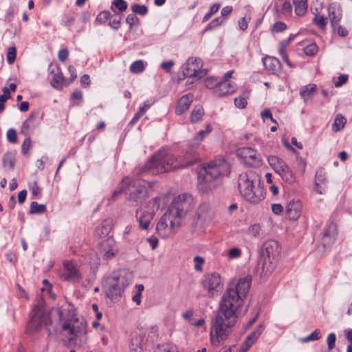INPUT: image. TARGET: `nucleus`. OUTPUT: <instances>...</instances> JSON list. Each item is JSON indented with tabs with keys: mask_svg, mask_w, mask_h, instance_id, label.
<instances>
[{
	"mask_svg": "<svg viewBox=\"0 0 352 352\" xmlns=\"http://www.w3.org/2000/svg\"><path fill=\"white\" fill-rule=\"evenodd\" d=\"M238 186L241 196L250 204H258L265 198V192L261 186V177L254 170L240 174Z\"/></svg>",
	"mask_w": 352,
	"mask_h": 352,
	"instance_id": "5",
	"label": "nucleus"
},
{
	"mask_svg": "<svg viewBox=\"0 0 352 352\" xmlns=\"http://www.w3.org/2000/svg\"><path fill=\"white\" fill-rule=\"evenodd\" d=\"M346 118L340 114L336 116L332 124V130L335 132L340 131L345 125Z\"/></svg>",
	"mask_w": 352,
	"mask_h": 352,
	"instance_id": "35",
	"label": "nucleus"
},
{
	"mask_svg": "<svg viewBox=\"0 0 352 352\" xmlns=\"http://www.w3.org/2000/svg\"><path fill=\"white\" fill-rule=\"evenodd\" d=\"M110 16L111 13L109 11H103L97 16L96 20L100 23H104L110 19Z\"/></svg>",
	"mask_w": 352,
	"mask_h": 352,
	"instance_id": "57",
	"label": "nucleus"
},
{
	"mask_svg": "<svg viewBox=\"0 0 352 352\" xmlns=\"http://www.w3.org/2000/svg\"><path fill=\"white\" fill-rule=\"evenodd\" d=\"M337 235V226L334 223H330L324 228L321 242L324 248L331 246L335 241Z\"/></svg>",
	"mask_w": 352,
	"mask_h": 352,
	"instance_id": "18",
	"label": "nucleus"
},
{
	"mask_svg": "<svg viewBox=\"0 0 352 352\" xmlns=\"http://www.w3.org/2000/svg\"><path fill=\"white\" fill-rule=\"evenodd\" d=\"M225 20L222 17H217L210 21L204 30V32L210 31L224 23Z\"/></svg>",
	"mask_w": 352,
	"mask_h": 352,
	"instance_id": "40",
	"label": "nucleus"
},
{
	"mask_svg": "<svg viewBox=\"0 0 352 352\" xmlns=\"http://www.w3.org/2000/svg\"><path fill=\"white\" fill-rule=\"evenodd\" d=\"M16 58V48L10 47L8 48L7 52V61L8 63L12 64Z\"/></svg>",
	"mask_w": 352,
	"mask_h": 352,
	"instance_id": "54",
	"label": "nucleus"
},
{
	"mask_svg": "<svg viewBox=\"0 0 352 352\" xmlns=\"http://www.w3.org/2000/svg\"><path fill=\"white\" fill-rule=\"evenodd\" d=\"M46 211V206L44 204H39L33 201L30 204V212L31 214H43Z\"/></svg>",
	"mask_w": 352,
	"mask_h": 352,
	"instance_id": "38",
	"label": "nucleus"
},
{
	"mask_svg": "<svg viewBox=\"0 0 352 352\" xmlns=\"http://www.w3.org/2000/svg\"><path fill=\"white\" fill-rule=\"evenodd\" d=\"M110 230V226L107 222H103L96 228L95 234L98 237H102L107 235Z\"/></svg>",
	"mask_w": 352,
	"mask_h": 352,
	"instance_id": "36",
	"label": "nucleus"
},
{
	"mask_svg": "<svg viewBox=\"0 0 352 352\" xmlns=\"http://www.w3.org/2000/svg\"><path fill=\"white\" fill-rule=\"evenodd\" d=\"M242 251L241 248L233 247L230 248L227 252V257L229 260L237 259L241 257Z\"/></svg>",
	"mask_w": 352,
	"mask_h": 352,
	"instance_id": "41",
	"label": "nucleus"
},
{
	"mask_svg": "<svg viewBox=\"0 0 352 352\" xmlns=\"http://www.w3.org/2000/svg\"><path fill=\"white\" fill-rule=\"evenodd\" d=\"M329 17L330 19L331 25H337L341 19L342 14L339 10H336L334 7H329Z\"/></svg>",
	"mask_w": 352,
	"mask_h": 352,
	"instance_id": "34",
	"label": "nucleus"
},
{
	"mask_svg": "<svg viewBox=\"0 0 352 352\" xmlns=\"http://www.w3.org/2000/svg\"><path fill=\"white\" fill-rule=\"evenodd\" d=\"M204 111L202 107H195L191 112L190 120L192 122H197L202 119Z\"/></svg>",
	"mask_w": 352,
	"mask_h": 352,
	"instance_id": "37",
	"label": "nucleus"
},
{
	"mask_svg": "<svg viewBox=\"0 0 352 352\" xmlns=\"http://www.w3.org/2000/svg\"><path fill=\"white\" fill-rule=\"evenodd\" d=\"M155 352H177L173 348H171L168 345H162L157 347Z\"/></svg>",
	"mask_w": 352,
	"mask_h": 352,
	"instance_id": "64",
	"label": "nucleus"
},
{
	"mask_svg": "<svg viewBox=\"0 0 352 352\" xmlns=\"http://www.w3.org/2000/svg\"><path fill=\"white\" fill-rule=\"evenodd\" d=\"M3 163L5 166H9L10 168L14 167V162L10 155H4Z\"/></svg>",
	"mask_w": 352,
	"mask_h": 352,
	"instance_id": "62",
	"label": "nucleus"
},
{
	"mask_svg": "<svg viewBox=\"0 0 352 352\" xmlns=\"http://www.w3.org/2000/svg\"><path fill=\"white\" fill-rule=\"evenodd\" d=\"M234 104L237 108L244 109L247 106L248 102L245 97L239 96L234 99Z\"/></svg>",
	"mask_w": 352,
	"mask_h": 352,
	"instance_id": "53",
	"label": "nucleus"
},
{
	"mask_svg": "<svg viewBox=\"0 0 352 352\" xmlns=\"http://www.w3.org/2000/svg\"><path fill=\"white\" fill-rule=\"evenodd\" d=\"M327 179L326 173L322 170L316 171L315 177V190L319 194H323L327 189Z\"/></svg>",
	"mask_w": 352,
	"mask_h": 352,
	"instance_id": "23",
	"label": "nucleus"
},
{
	"mask_svg": "<svg viewBox=\"0 0 352 352\" xmlns=\"http://www.w3.org/2000/svg\"><path fill=\"white\" fill-rule=\"evenodd\" d=\"M37 116L38 114L36 113H32L23 122L20 129V133L21 134L28 135L34 131L39 124Z\"/></svg>",
	"mask_w": 352,
	"mask_h": 352,
	"instance_id": "20",
	"label": "nucleus"
},
{
	"mask_svg": "<svg viewBox=\"0 0 352 352\" xmlns=\"http://www.w3.org/2000/svg\"><path fill=\"white\" fill-rule=\"evenodd\" d=\"M267 161L272 168L276 173L283 167V166L286 164V162L283 159L275 155L269 156Z\"/></svg>",
	"mask_w": 352,
	"mask_h": 352,
	"instance_id": "31",
	"label": "nucleus"
},
{
	"mask_svg": "<svg viewBox=\"0 0 352 352\" xmlns=\"http://www.w3.org/2000/svg\"><path fill=\"white\" fill-rule=\"evenodd\" d=\"M145 69L143 60H138L134 61L130 66V71L133 74L142 72Z\"/></svg>",
	"mask_w": 352,
	"mask_h": 352,
	"instance_id": "39",
	"label": "nucleus"
},
{
	"mask_svg": "<svg viewBox=\"0 0 352 352\" xmlns=\"http://www.w3.org/2000/svg\"><path fill=\"white\" fill-rule=\"evenodd\" d=\"M219 81L214 77H208L205 80V85L208 89H213L214 91L215 87L219 85Z\"/></svg>",
	"mask_w": 352,
	"mask_h": 352,
	"instance_id": "49",
	"label": "nucleus"
},
{
	"mask_svg": "<svg viewBox=\"0 0 352 352\" xmlns=\"http://www.w3.org/2000/svg\"><path fill=\"white\" fill-rule=\"evenodd\" d=\"M122 15L119 14H115L113 15L111 14L109 19V25L113 29H118L120 26V21L122 19Z\"/></svg>",
	"mask_w": 352,
	"mask_h": 352,
	"instance_id": "42",
	"label": "nucleus"
},
{
	"mask_svg": "<svg viewBox=\"0 0 352 352\" xmlns=\"http://www.w3.org/2000/svg\"><path fill=\"white\" fill-rule=\"evenodd\" d=\"M142 342L143 336L142 333H133L129 344L130 352H142Z\"/></svg>",
	"mask_w": 352,
	"mask_h": 352,
	"instance_id": "27",
	"label": "nucleus"
},
{
	"mask_svg": "<svg viewBox=\"0 0 352 352\" xmlns=\"http://www.w3.org/2000/svg\"><path fill=\"white\" fill-rule=\"evenodd\" d=\"M113 6L116 7L120 12H124L127 9L128 5L124 0H114Z\"/></svg>",
	"mask_w": 352,
	"mask_h": 352,
	"instance_id": "51",
	"label": "nucleus"
},
{
	"mask_svg": "<svg viewBox=\"0 0 352 352\" xmlns=\"http://www.w3.org/2000/svg\"><path fill=\"white\" fill-rule=\"evenodd\" d=\"M98 251L104 260L109 261L119 254L120 248L115 239L109 236L100 242Z\"/></svg>",
	"mask_w": 352,
	"mask_h": 352,
	"instance_id": "13",
	"label": "nucleus"
},
{
	"mask_svg": "<svg viewBox=\"0 0 352 352\" xmlns=\"http://www.w3.org/2000/svg\"><path fill=\"white\" fill-rule=\"evenodd\" d=\"M318 50V46L315 43H311L303 48L304 53L309 56H314Z\"/></svg>",
	"mask_w": 352,
	"mask_h": 352,
	"instance_id": "45",
	"label": "nucleus"
},
{
	"mask_svg": "<svg viewBox=\"0 0 352 352\" xmlns=\"http://www.w3.org/2000/svg\"><path fill=\"white\" fill-rule=\"evenodd\" d=\"M236 90V85L228 80H223L219 82V85L213 91L214 94L217 97H223L227 94H231Z\"/></svg>",
	"mask_w": 352,
	"mask_h": 352,
	"instance_id": "21",
	"label": "nucleus"
},
{
	"mask_svg": "<svg viewBox=\"0 0 352 352\" xmlns=\"http://www.w3.org/2000/svg\"><path fill=\"white\" fill-rule=\"evenodd\" d=\"M307 0H293L295 12L298 16H302L307 9Z\"/></svg>",
	"mask_w": 352,
	"mask_h": 352,
	"instance_id": "33",
	"label": "nucleus"
},
{
	"mask_svg": "<svg viewBox=\"0 0 352 352\" xmlns=\"http://www.w3.org/2000/svg\"><path fill=\"white\" fill-rule=\"evenodd\" d=\"M194 205L193 197L189 194L184 193L173 199L168 212L179 220L192 209Z\"/></svg>",
	"mask_w": 352,
	"mask_h": 352,
	"instance_id": "9",
	"label": "nucleus"
},
{
	"mask_svg": "<svg viewBox=\"0 0 352 352\" xmlns=\"http://www.w3.org/2000/svg\"><path fill=\"white\" fill-rule=\"evenodd\" d=\"M262 119L265 121L270 119L272 122L276 123V121L273 118L272 114L269 109H265L261 113Z\"/></svg>",
	"mask_w": 352,
	"mask_h": 352,
	"instance_id": "60",
	"label": "nucleus"
},
{
	"mask_svg": "<svg viewBox=\"0 0 352 352\" xmlns=\"http://www.w3.org/2000/svg\"><path fill=\"white\" fill-rule=\"evenodd\" d=\"M30 190L32 195H34V196L39 195L41 192V189L38 186L36 182H34L33 184L30 185Z\"/></svg>",
	"mask_w": 352,
	"mask_h": 352,
	"instance_id": "63",
	"label": "nucleus"
},
{
	"mask_svg": "<svg viewBox=\"0 0 352 352\" xmlns=\"http://www.w3.org/2000/svg\"><path fill=\"white\" fill-rule=\"evenodd\" d=\"M201 66L200 59L189 58L182 67L184 75L189 78L199 79L206 75V72L201 69Z\"/></svg>",
	"mask_w": 352,
	"mask_h": 352,
	"instance_id": "14",
	"label": "nucleus"
},
{
	"mask_svg": "<svg viewBox=\"0 0 352 352\" xmlns=\"http://www.w3.org/2000/svg\"><path fill=\"white\" fill-rule=\"evenodd\" d=\"M263 254L269 258H276L280 253V248L277 241L271 240L266 241L263 245Z\"/></svg>",
	"mask_w": 352,
	"mask_h": 352,
	"instance_id": "24",
	"label": "nucleus"
},
{
	"mask_svg": "<svg viewBox=\"0 0 352 352\" xmlns=\"http://www.w3.org/2000/svg\"><path fill=\"white\" fill-rule=\"evenodd\" d=\"M131 10L134 14H138L142 16L148 13V8L144 5L134 4L132 6Z\"/></svg>",
	"mask_w": 352,
	"mask_h": 352,
	"instance_id": "43",
	"label": "nucleus"
},
{
	"mask_svg": "<svg viewBox=\"0 0 352 352\" xmlns=\"http://www.w3.org/2000/svg\"><path fill=\"white\" fill-rule=\"evenodd\" d=\"M336 336L334 333H331L327 338V343L329 349H334L336 347Z\"/></svg>",
	"mask_w": 352,
	"mask_h": 352,
	"instance_id": "52",
	"label": "nucleus"
},
{
	"mask_svg": "<svg viewBox=\"0 0 352 352\" xmlns=\"http://www.w3.org/2000/svg\"><path fill=\"white\" fill-rule=\"evenodd\" d=\"M155 210L147 208H139L136 210L135 217L139 223V227L142 230H147L153 219Z\"/></svg>",
	"mask_w": 352,
	"mask_h": 352,
	"instance_id": "17",
	"label": "nucleus"
},
{
	"mask_svg": "<svg viewBox=\"0 0 352 352\" xmlns=\"http://www.w3.org/2000/svg\"><path fill=\"white\" fill-rule=\"evenodd\" d=\"M199 160L198 155L190 150L183 157H177L166 149L160 150L144 165V172L157 175L168 172L178 168L186 167Z\"/></svg>",
	"mask_w": 352,
	"mask_h": 352,
	"instance_id": "2",
	"label": "nucleus"
},
{
	"mask_svg": "<svg viewBox=\"0 0 352 352\" xmlns=\"http://www.w3.org/2000/svg\"><path fill=\"white\" fill-rule=\"evenodd\" d=\"M215 213L211 206L208 203L201 204L196 210L194 224L196 227L204 228L212 222Z\"/></svg>",
	"mask_w": 352,
	"mask_h": 352,
	"instance_id": "12",
	"label": "nucleus"
},
{
	"mask_svg": "<svg viewBox=\"0 0 352 352\" xmlns=\"http://www.w3.org/2000/svg\"><path fill=\"white\" fill-rule=\"evenodd\" d=\"M8 140L12 143H16L17 141V134L14 129H10L6 133Z\"/></svg>",
	"mask_w": 352,
	"mask_h": 352,
	"instance_id": "55",
	"label": "nucleus"
},
{
	"mask_svg": "<svg viewBox=\"0 0 352 352\" xmlns=\"http://www.w3.org/2000/svg\"><path fill=\"white\" fill-rule=\"evenodd\" d=\"M65 78H64L62 72H58L54 76L51 80V85L56 89L60 90L64 85H66L65 83Z\"/></svg>",
	"mask_w": 352,
	"mask_h": 352,
	"instance_id": "32",
	"label": "nucleus"
},
{
	"mask_svg": "<svg viewBox=\"0 0 352 352\" xmlns=\"http://www.w3.org/2000/svg\"><path fill=\"white\" fill-rule=\"evenodd\" d=\"M62 309V318L55 327L54 332H60L69 342L82 346L87 342V322L82 318H79L75 314L73 307L70 305Z\"/></svg>",
	"mask_w": 352,
	"mask_h": 352,
	"instance_id": "3",
	"label": "nucleus"
},
{
	"mask_svg": "<svg viewBox=\"0 0 352 352\" xmlns=\"http://www.w3.org/2000/svg\"><path fill=\"white\" fill-rule=\"evenodd\" d=\"M230 170V165L223 158H218L208 163L206 167L200 172L199 181L204 185L206 188L211 189L216 186L212 182L219 177L228 174Z\"/></svg>",
	"mask_w": 352,
	"mask_h": 352,
	"instance_id": "7",
	"label": "nucleus"
},
{
	"mask_svg": "<svg viewBox=\"0 0 352 352\" xmlns=\"http://www.w3.org/2000/svg\"><path fill=\"white\" fill-rule=\"evenodd\" d=\"M31 146V139L30 137L26 138L21 146V152L23 155H27Z\"/></svg>",
	"mask_w": 352,
	"mask_h": 352,
	"instance_id": "56",
	"label": "nucleus"
},
{
	"mask_svg": "<svg viewBox=\"0 0 352 352\" xmlns=\"http://www.w3.org/2000/svg\"><path fill=\"white\" fill-rule=\"evenodd\" d=\"M61 316L62 309L60 307H53L48 313H46L43 309L36 306L30 314L27 331L28 333L32 334L39 332L43 329H47L49 335H51L52 333L51 329H48V327L51 326L54 331L58 322L62 318Z\"/></svg>",
	"mask_w": 352,
	"mask_h": 352,
	"instance_id": "4",
	"label": "nucleus"
},
{
	"mask_svg": "<svg viewBox=\"0 0 352 352\" xmlns=\"http://www.w3.org/2000/svg\"><path fill=\"white\" fill-rule=\"evenodd\" d=\"M200 283L210 298L217 296L221 292L223 286L221 277L217 272L204 274Z\"/></svg>",
	"mask_w": 352,
	"mask_h": 352,
	"instance_id": "10",
	"label": "nucleus"
},
{
	"mask_svg": "<svg viewBox=\"0 0 352 352\" xmlns=\"http://www.w3.org/2000/svg\"><path fill=\"white\" fill-rule=\"evenodd\" d=\"M193 262L195 263V270L197 272L203 271V265L205 263V260L203 257L200 256H196L193 258Z\"/></svg>",
	"mask_w": 352,
	"mask_h": 352,
	"instance_id": "47",
	"label": "nucleus"
},
{
	"mask_svg": "<svg viewBox=\"0 0 352 352\" xmlns=\"http://www.w3.org/2000/svg\"><path fill=\"white\" fill-rule=\"evenodd\" d=\"M301 214V204L298 201H291L286 207V214L291 220H296Z\"/></svg>",
	"mask_w": 352,
	"mask_h": 352,
	"instance_id": "25",
	"label": "nucleus"
},
{
	"mask_svg": "<svg viewBox=\"0 0 352 352\" xmlns=\"http://www.w3.org/2000/svg\"><path fill=\"white\" fill-rule=\"evenodd\" d=\"M132 280V274L126 270L114 272L104 279L102 288L108 298L114 299L121 295Z\"/></svg>",
	"mask_w": 352,
	"mask_h": 352,
	"instance_id": "6",
	"label": "nucleus"
},
{
	"mask_svg": "<svg viewBox=\"0 0 352 352\" xmlns=\"http://www.w3.org/2000/svg\"><path fill=\"white\" fill-rule=\"evenodd\" d=\"M263 65L270 73L278 74L281 71V64L279 60L273 56H266L263 59Z\"/></svg>",
	"mask_w": 352,
	"mask_h": 352,
	"instance_id": "22",
	"label": "nucleus"
},
{
	"mask_svg": "<svg viewBox=\"0 0 352 352\" xmlns=\"http://www.w3.org/2000/svg\"><path fill=\"white\" fill-rule=\"evenodd\" d=\"M263 329L264 328L263 325L260 324L256 330H254L246 338L245 340L243 342V344L240 346L236 352H247L250 348L256 342L258 338L262 333Z\"/></svg>",
	"mask_w": 352,
	"mask_h": 352,
	"instance_id": "19",
	"label": "nucleus"
},
{
	"mask_svg": "<svg viewBox=\"0 0 352 352\" xmlns=\"http://www.w3.org/2000/svg\"><path fill=\"white\" fill-rule=\"evenodd\" d=\"M283 180L289 184H292L295 182V177L290 168L285 164L283 167L277 172Z\"/></svg>",
	"mask_w": 352,
	"mask_h": 352,
	"instance_id": "29",
	"label": "nucleus"
},
{
	"mask_svg": "<svg viewBox=\"0 0 352 352\" xmlns=\"http://www.w3.org/2000/svg\"><path fill=\"white\" fill-rule=\"evenodd\" d=\"M251 282L250 276L240 278L224 292L216 316L211 322L210 336L212 345L217 346L226 340L228 329L235 324L239 315L247 311L243 304Z\"/></svg>",
	"mask_w": 352,
	"mask_h": 352,
	"instance_id": "1",
	"label": "nucleus"
},
{
	"mask_svg": "<svg viewBox=\"0 0 352 352\" xmlns=\"http://www.w3.org/2000/svg\"><path fill=\"white\" fill-rule=\"evenodd\" d=\"M76 20L75 16L72 14H67L65 16V20L63 21V24L68 29H70L71 26L74 24Z\"/></svg>",
	"mask_w": 352,
	"mask_h": 352,
	"instance_id": "58",
	"label": "nucleus"
},
{
	"mask_svg": "<svg viewBox=\"0 0 352 352\" xmlns=\"http://www.w3.org/2000/svg\"><path fill=\"white\" fill-rule=\"evenodd\" d=\"M320 338V331L316 329L309 336L301 339L302 342H309L310 341L318 340Z\"/></svg>",
	"mask_w": 352,
	"mask_h": 352,
	"instance_id": "46",
	"label": "nucleus"
},
{
	"mask_svg": "<svg viewBox=\"0 0 352 352\" xmlns=\"http://www.w3.org/2000/svg\"><path fill=\"white\" fill-rule=\"evenodd\" d=\"M193 100V95L188 94L183 96L177 102L175 107V113L178 116L182 115L187 111Z\"/></svg>",
	"mask_w": 352,
	"mask_h": 352,
	"instance_id": "26",
	"label": "nucleus"
},
{
	"mask_svg": "<svg viewBox=\"0 0 352 352\" xmlns=\"http://www.w3.org/2000/svg\"><path fill=\"white\" fill-rule=\"evenodd\" d=\"M212 128L210 124L206 126V129L200 130L199 133L193 138L191 147L196 148L199 146L202 140L211 133Z\"/></svg>",
	"mask_w": 352,
	"mask_h": 352,
	"instance_id": "28",
	"label": "nucleus"
},
{
	"mask_svg": "<svg viewBox=\"0 0 352 352\" xmlns=\"http://www.w3.org/2000/svg\"><path fill=\"white\" fill-rule=\"evenodd\" d=\"M122 186L125 187L126 199L129 201L138 204L148 197V189L151 185L144 179L126 177L122 180Z\"/></svg>",
	"mask_w": 352,
	"mask_h": 352,
	"instance_id": "8",
	"label": "nucleus"
},
{
	"mask_svg": "<svg viewBox=\"0 0 352 352\" xmlns=\"http://www.w3.org/2000/svg\"><path fill=\"white\" fill-rule=\"evenodd\" d=\"M237 155L243 159L244 163L248 166L258 167L262 164L261 155L250 147H243L238 149Z\"/></svg>",
	"mask_w": 352,
	"mask_h": 352,
	"instance_id": "15",
	"label": "nucleus"
},
{
	"mask_svg": "<svg viewBox=\"0 0 352 352\" xmlns=\"http://www.w3.org/2000/svg\"><path fill=\"white\" fill-rule=\"evenodd\" d=\"M316 85L315 84H309L306 86L301 87L300 90V95L301 98L305 100L310 99L314 93L316 91Z\"/></svg>",
	"mask_w": 352,
	"mask_h": 352,
	"instance_id": "30",
	"label": "nucleus"
},
{
	"mask_svg": "<svg viewBox=\"0 0 352 352\" xmlns=\"http://www.w3.org/2000/svg\"><path fill=\"white\" fill-rule=\"evenodd\" d=\"M173 65H174V61L172 60H170L162 63L161 68L162 69L165 70L166 72H169L171 70Z\"/></svg>",
	"mask_w": 352,
	"mask_h": 352,
	"instance_id": "61",
	"label": "nucleus"
},
{
	"mask_svg": "<svg viewBox=\"0 0 352 352\" xmlns=\"http://www.w3.org/2000/svg\"><path fill=\"white\" fill-rule=\"evenodd\" d=\"M126 21L129 24L130 29H132L133 25H138L140 23L139 19L135 14H129L126 19Z\"/></svg>",
	"mask_w": 352,
	"mask_h": 352,
	"instance_id": "48",
	"label": "nucleus"
},
{
	"mask_svg": "<svg viewBox=\"0 0 352 352\" xmlns=\"http://www.w3.org/2000/svg\"><path fill=\"white\" fill-rule=\"evenodd\" d=\"M61 277L63 280L72 283H78L82 279L78 265L72 261L64 262Z\"/></svg>",
	"mask_w": 352,
	"mask_h": 352,
	"instance_id": "16",
	"label": "nucleus"
},
{
	"mask_svg": "<svg viewBox=\"0 0 352 352\" xmlns=\"http://www.w3.org/2000/svg\"><path fill=\"white\" fill-rule=\"evenodd\" d=\"M179 225V220L168 211L157 223L156 232L160 236L167 238L175 232V228Z\"/></svg>",
	"mask_w": 352,
	"mask_h": 352,
	"instance_id": "11",
	"label": "nucleus"
},
{
	"mask_svg": "<svg viewBox=\"0 0 352 352\" xmlns=\"http://www.w3.org/2000/svg\"><path fill=\"white\" fill-rule=\"evenodd\" d=\"M287 29V25L282 21H277L275 23H274L272 28V32H281Z\"/></svg>",
	"mask_w": 352,
	"mask_h": 352,
	"instance_id": "50",
	"label": "nucleus"
},
{
	"mask_svg": "<svg viewBox=\"0 0 352 352\" xmlns=\"http://www.w3.org/2000/svg\"><path fill=\"white\" fill-rule=\"evenodd\" d=\"M194 315V311L192 309H188L182 314V318L188 322L190 324L192 322V316Z\"/></svg>",
	"mask_w": 352,
	"mask_h": 352,
	"instance_id": "59",
	"label": "nucleus"
},
{
	"mask_svg": "<svg viewBox=\"0 0 352 352\" xmlns=\"http://www.w3.org/2000/svg\"><path fill=\"white\" fill-rule=\"evenodd\" d=\"M327 19L322 15L316 14L314 19L313 22L321 29H324L327 25Z\"/></svg>",
	"mask_w": 352,
	"mask_h": 352,
	"instance_id": "44",
	"label": "nucleus"
}]
</instances>
